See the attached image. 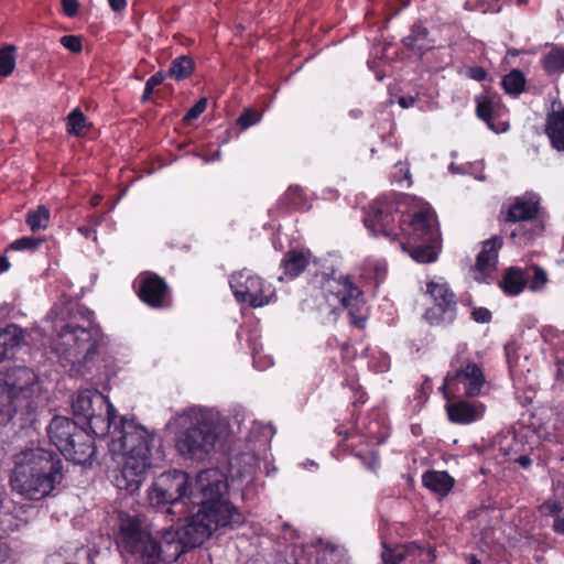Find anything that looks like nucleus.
<instances>
[{"label": "nucleus", "mask_w": 564, "mask_h": 564, "mask_svg": "<svg viewBox=\"0 0 564 564\" xmlns=\"http://www.w3.org/2000/svg\"><path fill=\"white\" fill-rule=\"evenodd\" d=\"M63 455L67 460L77 465L90 463L96 453L93 436L83 427L78 426L73 438L68 441Z\"/></svg>", "instance_id": "2eb2a0df"}, {"label": "nucleus", "mask_w": 564, "mask_h": 564, "mask_svg": "<svg viewBox=\"0 0 564 564\" xmlns=\"http://www.w3.org/2000/svg\"><path fill=\"white\" fill-rule=\"evenodd\" d=\"M317 561L324 564H346V554L344 549L330 542L319 540L317 551Z\"/></svg>", "instance_id": "c756f323"}, {"label": "nucleus", "mask_w": 564, "mask_h": 564, "mask_svg": "<svg viewBox=\"0 0 564 564\" xmlns=\"http://www.w3.org/2000/svg\"><path fill=\"white\" fill-rule=\"evenodd\" d=\"M258 121L256 111L251 109L245 110L238 118V123L241 128L247 129Z\"/></svg>", "instance_id": "3c124183"}, {"label": "nucleus", "mask_w": 564, "mask_h": 564, "mask_svg": "<svg viewBox=\"0 0 564 564\" xmlns=\"http://www.w3.org/2000/svg\"><path fill=\"white\" fill-rule=\"evenodd\" d=\"M61 558H62L61 553L52 554L47 557L46 564H57L61 561Z\"/></svg>", "instance_id": "e2e57ef3"}, {"label": "nucleus", "mask_w": 564, "mask_h": 564, "mask_svg": "<svg viewBox=\"0 0 564 564\" xmlns=\"http://www.w3.org/2000/svg\"><path fill=\"white\" fill-rule=\"evenodd\" d=\"M426 294L433 300V306L427 308L424 318L432 326L448 325L456 318V295L446 282L430 281L426 283Z\"/></svg>", "instance_id": "9b49d317"}, {"label": "nucleus", "mask_w": 564, "mask_h": 564, "mask_svg": "<svg viewBox=\"0 0 564 564\" xmlns=\"http://www.w3.org/2000/svg\"><path fill=\"white\" fill-rule=\"evenodd\" d=\"M405 216L399 213L395 202L378 198L370 206L365 217V225L373 235H381L391 240L399 239L405 229Z\"/></svg>", "instance_id": "1a4fd4ad"}, {"label": "nucleus", "mask_w": 564, "mask_h": 564, "mask_svg": "<svg viewBox=\"0 0 564 564\" xmlns=\"http://www.w3.org/2000/svg\"><path fill=\"white\" fill-rule=\"evenodd\" d=\"M422 484L432 492L445 497L455 484V479L447 471L429 470L422 476Z\"/></svg>", "instance_id": "393cba45"}, {"label": "nucleus", "mask_w": 564, "mask_h": 564, "mask_svg": "<svg viewBox=\"0 0 564 564\" xmlns=\"http://www.w3.org/2000/svg\"><path fill=\"white\" fill-rule=\"evenodd\" d=\"M77 429L78 425L73 420L65 416H54L47 426V435L51 443L54 444L62 454Z\"/></svg>", "instance_id": "aec40b11"}, {"label": "nucleus", "mask_w": 564, "mask_h": 564, "mask_svg": "<svg viewBox=\"0 0 564 564\" xmlns=\"http://www.w3.org/2000/svg\"><path fill=\"white\" fill-rule=\"evenodd\" d=\"M501 84L507 94L518 96L524 89L525 78L519 69H512L503 76Z\"/></svg>", "instance_id": "c9c22d12"}, {"label": "nucleus", "mask_w": 564, "mask_h": 564, "mask_svg": "<svg viewBox=\"0 0 564 564\" xmlns=\"http://www.w3.org/2000/svg\"><path fill=\"white\" fill-rule=\"evenodd\" d=\"M78 230L86 238L90 237L91 234H95V231L89 227H79Z\"/></svg>", "instance_id": "0e129e2a"}, {"label": "nucleus", "mask_w": 564, "mask_h": 564, "mask_svg": "<svg viewBox=\"0 0 564 564\" xmlns=\"http://www.w3.org/2000/svg\"><path fill=\"white\" fill-rule=\"evenodd\" d=\"M15 66L14 48L12 46L0 50V75L9 76Z\"/></svg>", "instance_id": "e433bc0d"}, {"label": "nucleus", "mask_w": 564, "mask_h": 564, "mask_svg": "<svg viewBox=\"0 0 564 564\" xmlns=\"http://www.w3.org/2000/svg\"><path fill=\"white\" fill-rule=\"evenodd\" d=\"M405 229L402 236L410 240L422 242H436L438 231L435 227V218L430 209H422L413 215L405 216Z\"/></svg>", "instance_id": "f8f14e48"}, {"label": "nucleus", "mask_w": 564, "mask_h": 564, "mask_svg": "<svg viewBox=\"0 0 564 564\" xmlns=\"http://www.w3.org/2000/svg\"><path fill=\"white\" fill-rule=\"evenodd\" d=\"M535 232L532 227L525 228V225H520L511 231L510 238L519 246L528 245L534 237Z\"/></svg>", "instance_id": "ea45409f"}, {"label": "nucleus", "mask_w": 564, "mask_h": 564, "mask_svg": "<svg viewBox=\"0 0 564 564\" xmlns=\"http://www.w3.org/2000/svg\"><path fill=\"white\" fill-rule=\"evenodd\" d=\"M10 268V263L8 259L3 256H0V274L8 271Z\"/></svg>", "instance_id": "680f3d73"}, {"label": "nucleus", "mask_w": 564, "mask_h": 564, "mask_svg": "<svg viewBox=\"0 0 564 564\" xmlns=\"http://www.w3.org/2000/svg\"><path fill=\"white\" fill-rule=\"evenodd\" d=\"M543 67L549 75L564 73V47L553 46L544 54Z\"/></svg>", "instance_id": "2f4dec72"}, {"label": "nucleus", "mask_w": 564, "mask_h": 564, "mask_svg": "<svg viewBox=\"0 0 564 564\" xmlns=\"http://www.w3.org/2000/svg\"><path fill=\"white\" fill-rule=\"evenodd\" d=\"M229 284L237 302L247 303L253 308L269 304L275 295L270 283L248 269L232 273Z\"/></svg>", "instance_id": "9d476101"}, {"label": "nucleus", "mask_w": 564, "mask_h": 564, "mask_svg": "<svg viewBox=\"0 0 564 564\" xmlns=\"http://www.w3.org/2000/svg\"><path fill=\"white\" fill-rule=\"evenodd\" d=\"M516 463H518L522 468L527 469L531 466L532 460L528 455H521L516 459Z\"/></svg>", "instance_id": "052dcab7"}, {"label": "nucleus", "mask_w": 564, "mask_h": 564, "mask_svg": "<svg viewBox=\"0 0 564 564\" xmlns=\"http://www.w3.org/2000/svg\"><path fill=\"white\" fill-rule=\"evenodd\" d=\"M476 113L484 120L487 126L496 133L506 132L509 128L507 122H494V119L499 116L500 106L499 100L491 97L477 98Z\"/></svg>", "instance_id": "5701e85b"}, {"label": "nucleus", "mask_w": 564, "mask_h": 564, "mask_svg": "<svg viewBox=\"0 0 564 564\" xmlns=\"http://www.w3.org/2000/svg\"><path fill=\"white\" fill-rule=\"evenodd\" d=\"M467 76L474 80L481 82L486 79L487 72L480 66H474L467 69Z\"/></svg>", "instance_id": "5fc2aeb1"}, {"label": "nucleus", "mask_w": 564, "mask_h": 564, "mask_svg": "<svg viewBox=\"0 0 564 564\" xmlns=\"http://www.w3.org/2000/svg\"><path fill=\"white\" fill-rule=\"evenodd\" d=\"M138 295L150 307L162 308L167 305L169 286L155 273L141 274L138 279Z\"/></svg>", "instance_id": "ddd939ff"}, {"label": "nucleus", "mask_w": 564, "mask_h": 564, "mask_svg": "<svg viewBox=\"0 0 564 564\" xmlns=\"http://www.w3.org/2000/svg\"><path fill=\"white\" fill-rule=\"evenodd\" d=\"M539 510L543 516H551L556 518L562 512L563 507L560 501L546 500L540 506Z\"/></svg>", "instance_id": "c03bdc74"}, {"label": "nucleus", "mask_w": 564, "mask_h": 564, "mask_svg": "<svg viewBox=\"0 0 564 564\" xmlns=\"http://www.w3.org/2000/svg\"><path fill=\"white\" fill-rule=\"evenodd\" d=\"M502 247L501 237L494 236L490 239L482 242L481 251L476 258V264L474 267L475 279L478 282H486L487 276L491 274L498 263V252Z\"/></svg>", "instance_id": "dca6fc26"}, {"label": "nucleus", "mask_w": 564, "mask_h": 564, "mask_svg": "<svg viewBox=\"0 0 564 564\" xmlns=\"http://www.w3.org/2000/svg\"><path fill=\"white\" fill-rule=\"evenodd\" d=\"M23 341L22 329L10 324L0 329V362L9 358L10 355L21 345Z\"/></svg>", "instance_id": "a878e982"}, {"label": "nucleus", "mask_w": 564, "mask_h": 564, "mask_svg": "<svg viewBox=\"0 0 564 564\" xmlns=\"http://www.w3.org/2000/svg\"><path fill=\"white\" fill-rule=\"evenodd\" d=\"M64 564H95L91 552L88 547H77L72 557L66 558Z\"/></svg>", "instance_id": "a19ab883"}, {"label": "nucleus", "mask_w": 564, "mask_h": 564, "mask_svg": "<svg viewBox=\"0 0 564 564\" xmlns=\"http://www.w3.org/2000/svg\"><path fill=\"white\" fill-rule=\"evenodd\" d=\"M402 43L420 58L434 47L429 30L421 24L412 25L410 33L403 37Z\"/></svg>", "instance_id": "b1692460"}, {"label": "nucleus", "mask_w": 564, "mask_h": 564, "mask_svg": "<svg viewBox=\"0 0 564 564\" xmlns=\"http://www.w3.org/2000/svg\"><path fill=\"white\" fill-rule=\"evenodd\" d=\"M62 460L55 452L29 447L13 456L9 485L13 492L37 501L52 494L62 479Z\"/></svg>", "instance_id": "7ed1b4c3"}, {"label": "nucleus", "mask_w": 564, "mask_h": 564, "mask_svg": "<svg viewBox=\"0 0 564 564\" xmlns=\"http://www.w3.org/2000/svg\"><path fill=\"white\" fill-rule=\"evenodd\" d=\"M404 558V553L399 550H390L384 547L382 552V560L386 564H400Z\"/></svg>", "instance_id": "8fccbe9b"}, {"label": "nucleus", "mask_w": 564, "mask_h": 564, "mask_svg": "<svg viewBox=\"0 0 564 564\" xmlns=\"http://www.w3.org/2000/svg\"><path fill=\"white\" fill-rule=\"evenodd\" d=\"M467 560L469 561L468 564H480V562L477 560V557L474 554H469L467 556Z\"/></svg>", "instance_id": "69168bd1"}, {"label": "nucleus", "mask_w": 564, "mask_h": 564, "mask_svg": "<svg viewBox=\"0 0 564 564\" xmlns=\"http://www.w3.org/2000/svg\"><path fill=\"white\" fill-rule=\"evenodd\" d=\"M325 290L334 295L350 314L358 311L362 304V292L348 276L326 281Z\"/></svg>", "instance_id": "4468645a"}, {"label": "nucleus", "mask_w": 564, "mask_h": 564, "mask_svg": "<svg viewBox=\"0 0 564 564\" xmlns=\"http://www.w3.org/2000/svg\"><path fill=\"white\" fill-rule=\"evenodd\" d=\"M73 414L88 423L91 432L98 437L109 433L111 423L118 413L108 398L96 389L78 391L72 400Z\"/></svg>", "instance_id": "6e6552de"}, {"label": "nucleus", "mask_w": 564, "mask_h": 564, "mask_svg": "<svg viewBox=\"0 0 564 564\" xmlns=\"http://www.w3.org/2000/svg\"><path fill=\"white\" fill-rule=\"evenodd\" d=\"M458 381L463 384L464 393L467 397H476L485 384V376L481 368L476 364H467L460 369L449 370L446 375V382Z\"/></svg>", "instance_id": "f3484780"}, {"label": "nucleus", "mask_w": 564, "mask_h": 564, "mask_svg": "<svg viewBox=\"0 0 564 564\" xmlns=\"http://www.w3.org/2000/svg\"><path fill=\"white\" fill-rule=\"evenodd\" d=\"M416 102V98L413 96H401L398 98V104L400 107L408 109L413 107Z\"/></svg>", "instance_id": "4d7b16f0"}, {"label": "nucleus", "mask_w": 564, "mask_h": 564, "mask_svg": "<svg viewBox=\"0 0 564 564\" xmlns=\"http://www.w3.org/2000/svg\"><path fill=\"white\" fill-rule=\"evenodd\" d=\"M153 433L137 423L133 419L117 416L111 423L108 437V447L112 455L123 456L122 467L115 477V485L119 490L129 495L135 494L151 467V444Z\"/></svg>", "instance_id": "f03ea898"}, {"label": "nucleus", "mask_w": 564, "mask_h": 564, "mask_svg": "<svg viewBox=\"0 0 564 564\" xmlns=\"http://www.w3.org/2000/svg\"><path fill=\"white\" fill-rule=\"evenodd\" d=\"M499 285L508 295H518L525 286L524 274L520 269L510 268L506 271Z\"/></svg>", "instance_id": "c85d7f7f"}, {"label": "nucleus", "mask_w": 564, "mask_h": 564, "mask_svg": "<svg viewBox=\"0 0 564 564\" xmlns=\"http://www.w3.org/2000/svg\"><path fill=\"white\" fill-rule=\"evenodd\" d=\"M435 242H422V245L411 247L409 250L411 258L420 263H432L437 259Z\"/></svg>", "instance_id": "f704fd0d"}, {"label": "nucleus", "mask_w": 564, "mask_h": 564, "mask_svg": "<svg viewBox=\"0 0 564 564\" xmlns=\"http://www.w3.org/2000/svg\"><path fill=\"white\" fill-rule=\"evenodd\" d=\"M11 500L8 497L6 489L0 487V512L9 511Z\"/></svg>", "instance_id": "6e6d98bb"}, {"label": "nucleus", "mask_w": 564, "mask_h": 564, "mask_svg": "<svg viewBox=\"0 0 564 564\" xmlns=\"http://www.w3.org/2000/svg\"><path fill=\"white\" fill-rule=\"evenodd\" d=\"M355 325L358 326V327H364L365 326V319L364 318L356 319L355 321Z\"/></svg>", "instance_id": "338daca9"}, {"label": "nucleus", "mask_w": 564, "mask_h": 564, "mask_svg": "<svg viewBox=\"0 0 564 564\" xmlns=\"http://www.w3.org/2000/svg\"><path fill=\"white\" fill-rule=\"evenodd\" d=\"M90 124L87 122V118L78 109H74L67 116V132L76 137L85 135Z\"/></svg>", "instance_id": "72a5a7b5"}, {"label": "nucleus", "mask_w": 564, "mask_h": 564, "mask_svg": "<svg viewBox=\"0 0 564 564\" xmlns=\"http://www.w3.org/2000/svg\"><path fill=\"white\" fill-rule=\"evenodd\" d=\"M100 199H101V198H100V196H95V197H93V199H91V204H93L94 206H96V205H98V204H99Z\"/></svg>", "instance_id": "774afa93"}, {"label": "nucleus", "mask_w": 564, "mask_h": 564, "mask_svg": "<svg viewBox=\"0 0 564 564\" xmlns=\"http://www.w3.org/2000/svg\"><path fill=\"white\" fill-rule=\"evenodd\" d=\"M148 500L150 506L152 507H164L167 506L166 512L171 516L182 514L183 511L176 506L173 499H170V496L161 486L159 485V479L156 478L151 487L148 489Z\"/></svg>", "instance_id": "cd10ccee"}, {"label": "nucleus", "mask_w": 564, "mask_h": 564, "mask_svg": "<svg viewBox=\"0 0 564 564\" xmlns=\"http://www.w3.org/2000/svg\"><path fill=\"white\" fill-rule=\"evenodd\" d=\"M39 392L37 376L33 370L26 367L11 369L0 390V414L7 420L31 421L37 409Z\"/></svg>", "instance_id": "423d86ee"}, {"label": "nucleus", "mask_w": 564, "mask_h": 564, "mask_svg": "<svg viewBox=\"0 0 564 564\" xmlns=\"http://www.w3.org/2000/svg\"><path fill=\"white\" fill-rule=\"evenodd\" d=\"M540 197L536 194L527 193L517 197L509 206L507 223H528L536 218L539 213Z\"/></svg>", "instance_id": "6ab92c4d"}, {"label": "nucleus", "mask_w": 564, "mask_h": 564, "mask_svg": "<svg viewBox=\"0 0 564 564\" xmlns=\"http://www.w3.org/2000/svg\"><path fill=\"white\" fill-rule=\"evenodd\" d=\"M207 107L206 98H200L193 107H191L184 116L185 121H193L197 119Z\"/></svg>", "instance_id": "de8ad7c7"}, {"label": "nucleus", "mask_w": 564, "mask_h": 564, "mask_svg": "<svg viewBox=\"0 0 564 564\" xmlns=\"http://www.w3.org/2000/svg\"><path fill=\"white\" fill-rule=\"evenodd\" d=\"M194 68L195 63L193 58L187 55H181L172 61L167 76L175 80H182L189 77Z\"/></svg>", "instance_id": "7c9ffc66"}, {"label": "nucleus", "mask_w": 564, "mask_h": 564, "mask_svg": "<svg viewBox=\"0 0 564 564\" xmlns=\"http://www.w3.org/2000/svg\"><path fill=\"white\" fill-rule=\"evenodd\" d=\"M59 345L69 355H83L85 359L94 356L102 340L100 326L94 321V312L83 306L73 307L67 318L57 317L53 322Z\"/></svg>", "instance_id": "39448f33"}, {"label": "nucleus", "mask_w": 564, "mask_h": 564, "mask_svg": "<svg viewBox=\"0 0 564 564\" xmlns=\"http://www.w3.org/2000/svg\"><path fill=\"white\" fill-rule=\"evenodd\" d=\"M354 455L371 471H376L379 467V457L376 451H368L366 453L356 452Z\"/></svg>", "instance_id": "79ce46f5"}, {"label": "nucleus", "mask_w": 564, "mask_h": 564, "mask_svg": "<svg viewBox=\"0 0 564 564\" xmlns=\"http://www.w3.org/2000/svg\"><path fill=\"white\" fill-rule=\"evenodd\" d=\"M471 317L477 323H489L491 321V312L486 307H477L473 310Z\"/></svg>", "instance_id": "603ef678"}, {"label": "nucleus", "mask_w": 564, "mask_h": 564, "mask_svg": "<svg viewBox=\"0 0 564 564\" xmlns=\"http://www.w3.org/2000/svg\"><path fill=\"white\" fill-rule=\"evenodd\" d=\"M59 42L72 53H79L83 50L82 39L77 35H64Z\"/></svg>", "instance_id": "a18cd8bd"}, {"label": "nucleus", "mask_w": 564, "mask_h": 564, "mask_svg": "<svg viewBox=\"0 0 564 564\" xmlns=\"http://www.w3.org/2000/svg\"><path fill=\"white\" fill-rule=\"evenodd\" d=\"M25 221L33 232L45 229L50 223V210L44 205H40L36 209L26 213Z\"/></svg>", "instance_id": "473e14b6"}, {"label": "nucleus", "mask_w": 564, "mask_h": 564, "mask_svg": "<svg viewBox=\"0 0 564 564\" xmlns=\"http://www.w3.org/2000/svg\"><path fill=\"white\" fill-rule=\"evenodd\" d=\"M228 484L225 474L218 468L199 471L191 489L187 500L202 509L228 517L240 513L227 499Z\"/></svg>", "instance_id": "0eeeda50"}, {"label": "nucleus", "mask_w": 564, "mask_h": 564, "mask_svg": "<svg viewBox=\"0 0 564 564\" xmlns=\"http://www.w3.org/2000/svg\"><path fill=\"white\" fill-rule=\"evenodd\" d=\"M547 282V274L541 267H533V276L530 283V289L539 290Z\"/></svg>", "instance_id": "09e8293b"}, {"label": "nucleus", "mask_w": 564, "mask_h": 564, "mask_svg": "<svg viewBox=\"0 0 564 564\" xmlns=\"http://www.w3.org/2000/svg\"><path fill=\"white\" fill-rule=\"evenodd\" d=\"M311 252L305 250H290L285 253L281 265L285 274L291 278L300 275L307 267Z\"/></svg>", "instance_id": "bb28decb"}, {"label": "nucleus", "mask_w": 564, "mask_h": 564, "mask_svg": "<svg viewBox=\"0 0 564 564\" xmlns=\"http://www.w3.org/2000/svg\"><path fill=\"white\" fill-rule=\"evenodd\" d=\"M485 406L481 403H471L465 400L448 403L446 411L448 419L457 424H469L480 419Z\"/></svg>", "instance_id": "4be33fe9"}, {"label": "nucleus", "mask_w": 564, "mask_h": 564, "mask_svg": "<svg viewBox=\"0 0 564 564\" xmlns=\"http://www.w3.org/2000/svg\"><path fill=\"white\" fill-rule=\"evenodd\" d=\"M164 79V75L162 73H156L152 75L145 83L143 95L141 97L142 101L149 100L154 87L159 86Z\"/></svg>", "instance_id": "49530a36"}, {"label": "nucleus", "mask_w": 564, "mask_h": 564, "mask_svg": "<svg viewBox=\"0 0 564 564\" xmlns=\"http://www.w3.org/2000/svg\"><path fill=\"white\" fill-rule=\"evenodd\" d=\"M108 2H109L110 8L115 12L122 11L126 8V6H127V1L126 0H108Z\"/></svg>", "instance_id": "13d9d810"}, {"label": "nucleus", "mask_w": 564, "mask_h": 564, "mask_svg": "<svg viewBox=\"0 0 564 564\" xmlns=\"http://www.w3.org/2000/svg\"><path fill=\"white\" fill-rule=\"evenodd\" d=\"M545 133L557 151H564V106L553 102L547 113Z\"/></svg>", "instance_id": "412c9836"}, {"label": "nucleus", "mask_w": 564, "mask_h": 564, "mask_svg": "<svg viewBox=\"0 0 564 564\" xmlns=\"http://www.w3.org/2000/svg\"><path fill=\"white\" fill-rule=\"evenodd\" d=\"M467 364H473L467 358V347L465 345L458 346L455 356L451 360L452 370L460 369Z\"/></svg>", "instance_id": "37998d69"}, {"label": "nucleus", "mask_w": 564, "mask_h": 564, "mask_svg": "<svg viewBox=\"0 0 564 564\" xmlns=\"http://www.w3.org/2000/svg\"><path fill=\"white\" fill-rule=\"evenodd\" d=\"M42 239L35 237H21L14 241H12L8 247L7 251H34L42 243Z\"/></svg>", "instance_id": "4c0bfd02"}, {"label": "nucleus", "mask_w": 564, "mask_h": 564, "mask_svg": "<svg viewBox=\"0 0 564 564\" xmlns=\"http://www.w3.org/2000/svg\"><path fill=\"white\" fill-rule=\"evenodd\" d=\"M182 430L175 437L177 453L187 459L204 462L217 448L221 438L219 413L193 405L180 415Z\"/></svg>", "instance_id": "20e7f679"}, {"label": "nucleus", "mask_w": 564, "mask_h": 564, "mask_svg": "<svg viewBox=\"0 0 564 564\" xmlns=\"http://www.w3.org/2000/svg\"><path fill=\"white\" fill-rule=\"evenodd\" d=\"M159 485L169 494L170 499H173L183 511L184 500L187 499V487L189 485V477L182 470H169L161 474L159 477Z\"/></svg>", "instance_id": "a211bd4d"}, {"label": "nucleus", "mask_w": 564, "mask_h": 564, "mask_svg": "<svg viewBox=\"0 0 564 564\" xmlns=\"http://www.w3.org/2000/svg\"><path fill=\"white\" fill-rule=\"evenodd\" d=\"M242 522L241 513L226 517L199 508L197 513L186 519V522L176 530L177 543H170V546L174 547V554L163 557L160 542L142 527L139 519L128 517L120 523L117 544L123 552L135 556L143 564H158L161 561L173 562L186 549L200 546L218 528H235Z\"/></svg>", "instance_id": "f257e3e1"}, {"label": "nucleus", "mask_w": 564, "mask_h": 564, "mask_svg": "<svg viewBox=\"0 0 564 564\" xmlns=\"http://www.w3.org/2000/svg\"><path fill=\"white\" fill-rule=\"evenodd\" d=\"M553 531L557 534H564V518L556 517L553 523Z\"/></svg>", "instance_id": "bf43d9fd"}, {"label": "nucleus", "mask_w": 564, "mask_h": 564, "mask_svg": "<svg viewBox=\"0 0 564 564\" xmlns=\"http://www.w3.org/2000/svg\"><path fill=\"white\" fill-rule=\"evenodd\" d=\"M283 202L290 209H300L303 207V191L299 186H291L283 196Z\"/></svg>", "instance_id": "58836bf2"}, {"label": "nucleus", "mask_w": 564, "mask_h": 564, "mask_svg": "<svg viewBox=\"0 0 564 564\" xmlns=\"http://www.w3.org/2000/svg\"><path fill=\"white\" fill-rule=\"evenodd\" d=\"M61 2L66 17L73 18L77 14L79 8L78 0H62Z\"/></svg>", "instance_id": "864d4df0"}]
</instances>
